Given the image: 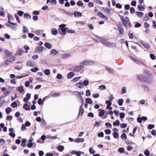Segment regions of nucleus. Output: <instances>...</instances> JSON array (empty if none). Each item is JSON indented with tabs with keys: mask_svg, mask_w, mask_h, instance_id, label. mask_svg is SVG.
I'll list each match as a JSON object with an SVG mask.
<instances>
[{
	"mask_svg": "<svg viewBox=\"0 0 156 156\" xmlns=\"http://www.w3.org/2000/svg\"><path fill=\"white\" fill-rule=\"evenodd\" d=\"M66 25L65 24H62L59 26L60 28L61 29V30L63 33H65L66 29H67L68 28H65Z\"/></svg>",
	"mask_w": 156,
	"mask_h": 156,
	"instance_id": "obj_9",
	"label": "nucleus"
},
{
	"mask_svg": "<svg viewBox=\"0 0 156 156\" xmlns=\"http://www.w3.org/2000/svg\"><path fill=\"white\" fill-rule=\"evenodd\" d=\"M138 79L142 82L145 81L147 80V77L143 75H140L138 77Z\"/></svg>",
	"mask_w": 156,
	"mask_h": 156,
	"instance_id": "obj_10",
	"label": "nucleus"
},
{
	"mask_svg": "<svg viewBox=\"0 0 156 156\" xmlns=\"http://www.w3.org/2000/svg\"><path fill=\"white\" fill-rule=\"evenodd\" d=\"M7 16L8 20H14V17L12 16V15L9 13H8Z\"/></svg>",
	"mask_w": 156,
	"mask_h": 156,
	"instance_id": "obj_28",
	"label": "nucleus"
},
{
	"mask_svg": "<svg viewBox=\"0 0 156 156\" xmlns=\"http://www.w3.org/2000/svg\"><path fill=\"white\" fill-rule=\"evenodd\" d=\"M124 151V148L122 147L119 148L118 150V152H120L121 153H123Z\"/></svg>",
	"mask_w": 156,
	"mask_h": 156,
	"instance_id": "obj_52",
	"label": "nucleus"
},
{
	"mask_svg": "<svg viewBox=\"0 0 156 156\" xmlns=\"http://www.w3.org/2000/svg\"><path fill=\"white\" fill-rule=\"evenodd\" d=\"M105 132L107 134H110L111 133V131L109 129H106L105 130Z\"/></svg>",
	"mask_w": 156,
	"mask_h": 156,
	"instance_id": "obj_53",
	"label": "nucleus"
},
{
	"mask_svg": "<svg viewBox=\"0 0 156 156\" xmlns=\"http://www.w3.org/2000/svg\"><path fill=\"white\" fill-rule=\"evenodd\" d=\"M105 126L109 128H111L112 127L111 124L109 122H106L105 124Z\"/></svg>",
	"mask_w": 156,
	"mask_h": 156,
	"instance_id": "obj_44",
	"label": "nucleus"
},
{
	"mask_svg": "<svg viewBox=\"0 0 156 156\" xmlns=\"http://www.w3.org/2000/svg\"><path fill=\"white\" fill-rule=\"evenodd\" d=\"M135 13L138 17L139 18L142 17L144 15L143 13L141 12L136 11Z\"/></svg>",
	"mask_w": 156,
	"mask_h": 156,
	"instance_id": "obj_14",
	"label": "nucleus"
},
{
	"mask_svg": "<svg viewBox=\"0 0 156 156\" xmlns=\"http://www.w3.org/2000/svg\"><path fill=\"white\" fill-rule=\"evenodd\" d=\"M81 78V77H79L74 78L73 79V81L74 82H76L78 80L80 79Z\"/></svg>",
	"mask_w": 156,
	"mask_h": 156,
	"instance_id": "obj_60",
	"label": "nucleus"
},
{
	"mask_svg": "<svg viewBox=\"0 0 156 156\" xmlns=\"http://www.w3.org/2000/svg\"><path fill=\"white\" fill-rule=\"evenodd\" d=\"M12 116L11 115H8L6 117V120L8 121H11L12 119Z\"/></svg>",
	"mask_w": 156,
	"mask_h": 156,
	"instance_id": "obj_57",
	"label": "nucleus"
},
{
	"mask_svg": "<svg viewBox=\"0 0 156 156\" xmlns=\"http://www.w3.org/2000/svg\"><path fill=\"white\" fill-rule=\"evenodd\" d=\"M38 68L37 67H35L34 68H32L31 69V70L32 72H35L38 71Z\"/></svg>",
	"mask_w": 156,
	"mask_h": 156,
	"instance_id": "obj_49",
	"label": "nucleus"
},
{
	"mask_svg": "<svg viewBox=\"0 0 156 156\" xmlns=\"http://www.w3.org/2000/svg\"><path fill=\"white\" fill-rule=\"evenodd\" d=\"M154 127V126L152 124H149L148 126V129H151Z\"/></svg>",
	"mask_w": 156,
	"mask_h": 156,
	"instance_id": "obj_64",
	"label": "nucleus"
},
{
	"mask_svg": "<svg viewBox=\"0 0 156 156\" xmlns=\"http://www.w3.org/2000/svg\"><path fill=\"white\" fill-rule=\"evenodd\" d=\"M15 17H16V20H17V21H18V22L20 23V21L19 19V16H18V15L16 14H15Z\"/></svg>",
	"mask_w": 156,
	"mask_h": 156,
	"instance_id": "obj_58",
	"label": "nucleus"
},
{
	"mask_svg": "<svg viewBox=\"0 0 156 156\" xmlns=\"http://www.w3.org/2000/svg\"><path fill=\"white\" fill-rule=\"evenodd\" d=\"M123 26L126 29H128V25L127 24H128V26L129 28H130L131 27V25L130 22L129 18L126 17L125 18V20H123V21L122 22Z\"/></svg>",
	"mask_w": 156,
	"mask_h": 156,
	"instance_id": "obj_2",
	"label": "nucleus"
},
{
	"mask_svg": "<svg viewBox=\"0 0 156 156\" xmlns=\"http://www.w3.org/2000/svg\"><path fill=\"white\" fill-rule=\"evenodd\" d=\"M150 56L151 58L153 60H154L156 59L155 55L153 54H151L150 55Z\"/></svg>",
	"mask_w": 156,
	"mask_h": 156,
	"instance_id": "obj_47",
	"label": "nucleus"
},
{
	"mask_svg": "<svg viewBox=\"0 0 156 156\" xmlns=\"http://www.w3.org/2000/svg\"><path fill=\"white\" fill-rule=\"evenodd\" d=\"M83 104H82V105L80 106V110H79V114H78V117H79L80 115V113H81V115H82V114L83 112L84 109H83V108H82V107L83 106Z\"/></svg>",
	"mask_w": 156,
	"mask_h": 156,
	"instance_id": "obj_19",
	"label": "nucleus"
},
{
	"mask_svg": "<svg viewBox=\"0 0 156 156\" xmlns=\"http://www.w3.org/2000/svg\"><path fill=\"white\" fill-rule=\"evenodd\" d=\"M137 9L139 11H143L145 9L144 7L142 6L141 4L138 5L137 6Z\"/></svg>",
	"mask_w": 156,
	"mask_h": 156,
	"instance_id": "obj_25",
	"label": "nucleus"
},
{
	"mask_svg": "<svg viewBox=\"0 0 156 156\" xmlns=\"http://www.w3.org/2000/svg\"><path fill=\"white\" fill-rule=\"evenodd\" d=\"M98 110L100 111L98 114L99 117H101L102 116L104 115L105 113L104 111L102 109H99Z\"/></svg>",
	"mask_w": 156,
	"mask_h": 156,
	"instance_id": "obj_15",
	"label": "nucleus"
},
{
	"mask_svg": "<svg viewBox=\"0 0 156 156\" xmlns=\"http://www.w3.org/2000/svg\"><path fill=\"white\" fill-rule=\"evenodd\" d=\"M123 102V100L122 99H119L118 100V103L120 106L122 105Z\"/></svg>",
	"mask_w": 156,
	"mask_h": 156,
	"instance_id": "obj_37",
	"label": "nucleus"
},
{
	"mask_svg": "<svg viewBox=\"0 0 156 156\" xmlns=\"http://www.w3.org/2000/svg\"><path fill=\"white\" fill-rule=\"evenodd\" d=\"M27 65L28 66L34 67V65L31 61H28L27 62Z\"/></svg>",
	"mask_w": 156,
	"mask_h": 156,
	"instance_id": "obj_17",
	"label": "nucleus"
},
{
	"mask_svg": "<svg viewBox=\"0 0 156 156\" xmlns=\"http://www.w3.org/2000/svg\"><path fill=\"white\" fill-rule=\"evenodd\" d=\"M144 154L146 156H148L150 154L149 151L147 150H145L144 151Z\"/></svg>",
	"mask_w": 156,
	"mask_h": 156,
	"instance_id": "obj_55",
	"label": "nucleus"
},
{
	"mask_svg": "<svg viewBox=\"0 0 156 156\" xmlns=\"http://www.w3.org/2000/svg\"><path fill=\"white\" fill-rule=\"evenodd\" d=\"M86 102L87 103L89 104H91L92 102L91 99L89 98H88L86 99Z\"/></svg>",
	"mask_w": 156,
	"mask_h": 156,
	"instance_id": "obj_36",
	"label": "nucleus"
},
{
	"mask_svg": "<svg viewBox=\"0 0 156 156\" xmlns=\"http://www.w3.org/2000/svg\"><path fill=\"white\" fill-rule=\"evenodd\" d=\"M118 30L119 32V33L118 35L119 36L121 37L124 34V31L122 27H118Z\"/></svg>",
	"mask_w": 156,
	"mask_h": 156,
	"instance_id": "obj_6",
	"label": "nucleus"
},
{
	"mask_svg": "<svg viewBox=\"0 0 156 156\" xmlns=\"http://www.w3.org/2000/svg\"><path fill=\"white\" fill-rule=\"evenodd\" d=\"M32 140L30 139L29 140V143L27 144V146L31 148L33 146V144L32 143Z\"/></svg>",
	"mask_w": 156,
	"mask_h": 156,
	"instance_id": "obj_27",
	"label": "nucleus"
},
{
	"mask_svg": "<svg viewBox=\"0 0 156 156\" xmlns=\"http://www.w3.org/2000/svg\"><path fill=\"white\" fill-rule=\"evenodd\" d=\"M143 46L146 48L149 49L150 48V45L148 43L141 41H140Z\"/></svg>",
	"mask_w": 156,
	"mask_h": 156,
	"instance_id": "obj_8",
	"label": "nucleus"
},
{
	"mask_svg": "<svg viewBox=\"0 0 156 156\" xmlns=\"http://www.w3.org/2000/svg\"><path fill=\"white\" fill-rule=\"evenodd\" d=\"M25 18H27L28 19H30L31 18V16L27 13H25L24 15Z\"/></svg>",
	"mask_w": 156,
	"mask_h": 156,
	"instance_id": "obj_54",
	"label": "nucleus"
},
{
	"mask_svg": "<svg viewBox=\"0 0 156 156\" xmlns=\"http://www.w3.org/2000/svg\"><path fill=\"white\" fill-rule=\"evenodd\" d=\"M70 57L71 55L69 54L65 53L62 55V58L63 59H65Z\"/></svg>",
	"mask_w": 156,
	"mask_h": 156,
	"instance_id": "obj_23",
	"label": "nucleus"
},
{
	"mask_svg": "<svg viewBox=\"0 0 156 156\" xmlns=\"http://www.w3.org/2000/svg\"><path fill=\"white\" fill-rule=\"evenodd\" d=\"M119 115L121 119L124 118L125 117V113L123 112L120 113H119Z\"/></svg>",
	"mask_w": 156,
	"mask_h": 156,
	"instance_id": "obj_51",
	"label": "nucleus"
},
{
	"mask_svg": "<svg viewBox=\"0 0 156 156\" xmlns=\"http://www.w3.org/2000/svg\"><path fill=\"white\" fill-rule=\"evenodd\" d=\"M84 67H83V65L81 64V63H80L79 65L76 66L73 68L72 70L76 72H79Z\"/></svg>",
	"mask_w": 156,
	"mask_h": 156,
	"instance_id": "obj_4",
	"label": "nucleus"
},
{
	"mask_svg": "<svg viewBox=\"0 0 156 156\" xmlns=\"http://www.w3.org/2000/svg\"><path fill=\"white\" fill-rule=\"evenodd\" d=\"M56 78L58 79H61L62 78V76L60 74L58 73L57 74Z\"/></svg>",
	"mask_w": 156,
	"mask_h": 156,
	"instance_id": "obj_61",
	"label": "nucleus"
},
{
	"mask_svg": "<svg viewBox=\"0 0 156 156\" xmlns=\"http://www.w3.org/2000/svg\"><path fill=\"white\" fill-rule=\"evenodd\" d=\"M126 124L124 123H122L120 125V126L121 128H125L126 127Z\"/></svg>",
	"mask_w": 156,
	"mask_h": 156,
	"instance_id": "obj_62",
	"label": "nucleus"
},
{
	"mask_svg": "<svg viewBox=\"0 0 156 156\" xmlns=\"http://www.w3.org/2000/svg\"><path fill=\"white\" fill-rule=\"evenodd\" d=\"M130 13L131 14H133L135 12V9L133 7H131L130 9Z\"/></svg>",
	"mask_w": 156,
	"mask_h": 156,
	"instance_id": "obj_59",
	"label": "nucleus"
},
{
	"mask_svg": "<svg viewBox=\"0 0 156 156\" xmlns=\"http://www.w3.org/2000/svg\"><path fill=\"white\" fill-rule=\"evenodd\" d=\"M64 147L63 146L60 145L58 147V150L60 151H62L64 149Z\"/></svg>",
	"mask_w": 156,
	"mask_h": 156,
	"instance_id": "obj_29",
	"label": "nucleus"
},
{
	"mask_svg": "<svg viewBox=\"0 0 156 156\" xmlns=\"http://www.w3.org/2000/svg\"><path fill=\"white\" fill-rule=\"evenodd\" d=\"M44 49H45V48L42 46L38 47L36 48V51L39 53L41 52Z\"/></svg>",
	"mask_w": 156,
	"mask_h": 156,
	"instance_id": "obj_11",
	"label": "nucleus"
},
{
	"mask_svg": "<svg viewBox=\"0 0 156 156\" xmlns=\"http://www.w3.org/2000/svg\"><path fill=\"white\" fill-rule=\"evenodd\" d=\"M76 4L79 6H81L83 5V4L81 1L80 0L77 2Z\"/></svg>",
	"mask_w": 156,
	"mask_h": 156,
	"instance_id": "obj_40",
	"label": "nucleus"
},
{
	"mask_svg": "<svg viewBox=\"0 0 156 156\" xmlns=\"http://www.w3.org/2000/svg\"><path fill=\"white\" fill-rule=\"evenodd\" d=\"M100 41L105 46L111 48H115L116 44L114 43L107 41V40L103 38L98 37Z\"/></svg>",
	"mask_w": 156,
	"mask_h": 156,
	"instance_id": "obj_1",
	"label": "nucleus"
},
{
	"mask_svg": "<svg viewBox=\"0 0 156 156\" xmlns=\"http://www.w3.org/2000/svg\"><path fill=\"white\" fill-rule=\"evenodd\" d=\"M120 124V122L118 120H116L113 123V125L114 126H118Z\"/></svg>",
	"mask_w": 156,
	"mask_h": 156,
	"instance_id": "obj_32",
	"label": "nucleus"
},
{
	"mask_svg": "<svg viewBox=\"0 0 156 156\" xmlns=\"http://www.w3.org/2000/svg\"><path fill=\"white\" fill-rule=\"evenodd\" d=\"M84 141V140L83 138H77L75 139L74 141L75 142H83Z\"/></svg>",
	"mask_w": 156,
	"mask_h": 156,
	"instance_id": "obj_16",
	"label": "nucleus"
},
{
	"mask_svg": "<svg viewBox=\"0 0 156 156\" xmlns=\"http://www.w3.org/2000/svg\"><path fill=\"white\" fill-rule=\"evenodd\" d=\"M101 123L100 122L96 121L95 122L94 126L95 127H99L101 125Z\"/></svg>",
	"mask_w": 156,
	"mask_h": 156,
	"instance_id": "obj_41",
	"label": "nucleus"
},
{
	"mask_svg": "<svg viewBox=\"0 0 156 156\" xmlns=\"http://www.w3.org/2000/svg\"><path fill=\"white\" fill-rule=\"evenodd\" d=\"M83 84L85 86H87L89 84V81L88 80H84L83 82Z\"/></svg>",
	"mask_w": 156,
	"mask_h": 156,
	"instance_id": "obj_48",
	"label": "nucleus"
},
{
	"mask_svg": "<svg viewBox=\"0 0 156 156\" xmlns=\"http://www.w3.org/2000/svg\"><path fill=\"white\" fill-rule=\"evenodd\" d=\"M113 136L115 138H117L119 137V134L116 132H114L113 133Z\"/></svg>",
	"mask_w": 156,
	"mask_h": 156,
	"instance_id": "obj_38",
	"label": "nucleus"
},
{
	"mask_svg": "<svg viewBox=\"0 0 156 156\" xmlns=\"http://www.w3.org/2000/svg\"><path fill=\"white\" fill-rule=\"evenodd\" d=\"M106 88V87L104 85H101V86H100L98 87V89H99L100 90H104Z\"/></svg>",
	"mask_w": 156,
	"mask_h": 156,
	"instance_id": "obj_35",
	"label": "nucleus"
},
{
	"mask_svg": "<svg viewBox=\"0 0 156 156\" xmlns=\"http://www.w3.org/2000/svg\"><path fill=\"white\" fill-rule=\"evenodd\" d=\"M121 138L122 139L125 140L127 138V136L126 135L125 133L122 134L121 136Z\"/></svg>",
	"mask_w": 156,
	"mask_h": 156,
	"instance_id": "obj_50",
	"label": "nucleus"
},
{
	"mask_svg": "<svg viewBox=\"0 0 156 156\" xmlns=\"http://www.w3.org/2000/svg\"><path fill=\"white\" fill-rule=\"evenodd\" d=\"M50 71L49 69H46L44 71V73L47 76H48L50 74Z\"/></svg>",
	"mask_w": 156,
	"mask_h": 156,
	"instance_id": "obj_33",
	"label": "nucleus"
},
{
	"mask_svg": "<svg viewBox=\"0 0 156 156\" xmlns=\"http://www.w3.org/2000/svg\"><path fill=\"white\" fill-rule=\"evenodd\" d=\"M6 26L11 28L12 29H13L14 30H16L17 29V27H16L12 26L10 25L7 24H6Z\"/></svg>",
	"mask_w": 156,
	"mask_h": 156,
	"instance_id": "obj_42",
	"label": "nucleus"
},
{
	"mask_svg": "<svg viewBox=\"0 0 156 156\" xmlns=\"http://www.w3.org/2000/svg\"><path fill=\"white\" fill-rule=\"evenodd\" d=\"M129 58L131 60H132L133 61L135 62L136 63L139 65H144V64L142 62H141L138 59H136L135 58L131 56H129Z\"/></svg>",
	"mask_w": 156,
	"mask_h": 156,
	"instance_id": "obj_5",
	"label": "nucleus"
},
{
	"mask_svg": "<svg viewBox=\"0 0 156 156\" xmlns=\"http://www.w3.org/2000/svg\"><path fill=\"white\" fill-rule=\"evenodd\" d=\"M74 15L75 17H80L82 16V13L76 11L74 12Z\"/></svg>",
	"mask_w": 156,
	"mask_h": 156,
	"instance_id": "obj_13",
	"label": "nucleus"
},
{
	"mask_svg": "<svg viewBox=\"0 0 156 156\" xmlns=\"http://www.w3.org/2000/svg\"><path fill=\"white\" fill-rule=\"evenodd\" d=\"M90 92L89 90H87L86 91V95L87 96H89L90 95Z\"/></svg>",
	"mask_w": 156,
	"mask_h": 156,
	"instance_id": "obj_63",
	"label": "nucleus"
},
{
	"mask_svg": "<svg viewBox=\"0 0 156 156\" xmlns=\"http://www.w3.org/2000/svg\"><path fill=\"white\" fill-rule=\"evenodd\" d=\"M17 103L15 101L13 102L11 104V106L12 108H15L17 106Z\"/></svg>",
	"mask_w": 156,
	"mask_h": 156,
	"instance_id": "obj_43",
	"label": "nucleus"
},
{
	"mask_svg": "<svg viewBox=\"0 0 156 156\" xmlns=\"http://www.w3.org/2000/svg\"><path fill=\"white\" fill-rule=\"evenodd\" d=\"M58 30L55 29H53L51 31V34L53 35H56L58 34Z\"/></svg>",
	"mask_w": 156,
	"mask_h": 156,
	"instance_id": "obj_26",
	"label": "nucleus"
},
{
	"mask_svg": "<svg viewBox=\"0 0 156 156\" xmlns=\"http://www.w3.org/2000/svg\"><path fill=\"white\" fill-rule=\"evenodd\" d=\"M18 90L20 92H22L24 90V88L23 86H20L18 87Z\"/></svg>",
	"mask_w": 156,
	"mask_h": 156,
	"instance_id": "obj_34",
	"label": "nucleus"
},
{
	"mask_svg": "<svg viewBox=\"0 0 156 156\" xmlns=\"http://www.w3.org/2000/svg\"><path fill=\"white\" fill-rule=\"evenodd\" d=\"M75 74L73 72H70L67 75V78L68 79H71L73 76H74Z\"/></svg>",
	"mask_w": 156,
	"mask_h": 156,
	"instance_id": "obj_18",
	"label": "nucleus"
},
{
	"mask_svg": "<svg viewBox=\"0 0 156 156\" xmlns=\"http://www.w3.org/2000/svg\"><path fill=\"white\" fill-rule=\"evenodd\" d=\"M58 53V51L55 49H52L50 51V53L54 55H57Z\"/></svg>",
	"mask_w": 156,
	"mask_h": 156,
	"instance_id": "obj_30",
	"label": "nucleus"
},
{
	"mask_svg": "<svg viewBox=\"0 0 156 156\" xmlns=\"http://www.w3.org/2000/svg\"><path fill=\"white\" fill-rule=\"evenodd\" d=\"M7 62H12L16 59V58L15 57L12 56H8L6 57Z\"/></svg>",
	"mask_w": 156,
	"mask_h": 156,
	"instance_id": "obj_7",
	"label": "nucleus"
},
{
	"mask_svg": "<svg viewBox=\"0 0 156 156\" xmlns=\"http://www.w3.org/2000/svg\"><path fill=\"white\" fill-rule=\"evenodd\" d=\"M23 108L26 110H29L30 109V106L27 104H25L23 106Z\"/></svg>",
	"mask_w": 156,
	"mask_h": 156,
	"instance_id": "obj_20",
	"label": "nucleus"
},
{
	"mask_svg": "<svg viewBox=\"0 0 156 156\" xmlns=\"http://www.w3.org/2000/svg\"><path fill=\"white\" fill-rule=\"evenodd\" d=\"M44 46L46 48L48 49H50L51 48V45L49 43L46 42L44 44Z\"/></svg>",
	"mask_w": 156,
	"mask_h": 156,
	"instance_id": "obj_21",
	"label": "nucleus"
},
{
	"mask_svg": "<svg viewBox=\"0 0 156 156\" xmlns=\"http://www.w3.org/2000/svg\"><path fill=\"white\" fill-rule=\"evenodd\" d=\"M24 51L22 49H20L16 54V55H20L23 54Z\"/></svg>",
	"mask_w": 156,
	"mask_h": 156,
	"instance_id": "obj_24",
	"label": "nucleus"
},
{
	"mask_svg": "<svg viewBox=\"0 0 156 156\" xmlns=\"http://www.w3.org/2000/svg\"><path fill=\"white\" fill-rule=\"evenodd\" d=\"M60 96V93H54L53 94L51 95V97H56L57 96Z\"/></svg>",
	"mask_w": 156,
	"mask_h": 156,
	"instance_id": "obj_46",
	"label": "nucleus"
},
{
	"mask_svg": "<svg viewBox=\"0 0 156 156\" xmlns=\"http://www.w3.org/2000/svg\"><path fill=\"white\" fill-rule=\"evenodd\" d=\"M105 68L106 70L110 73H112L114 72V70L113 69L109 67L106 66Z\"/></svg>",
	"mask_w": 156,
	"mask_h": 156,
	"instance_id": "obj_22",
	"label": "nucleus"
},
{
	"mask_svg": "<svg viewBox=\"0 0 156 156\" xmlns=\"http://www.w3.org/2000/svg\"><path fill=\"white\" fill-rule=\"evenodd\" d=\"M98 15L100 17L103 18L105 20H107L108 19V18L107 17L102 14L100 12H98Z\"/></svg>",
	"mask_w": 156,
	"mask_h": 156,
	"instance_id": "obj_12",
	"label": "nucleus"
},
{
	"mask_svg": "<svg viewBox=\"0 0 156 156\" xmlns=\"http://www.w3.org/2000/svg\"><path fill=\"white\" fill-rule=\"evenodd\" d=\"M94 63V62L92 61L86 60L81 62V64L84 67V66H89L93 65Z\"/></svg>",
	"mask_w": 156,
	"mask_h": 156,
	"instance_id": "obj_3",
	"label": "nucleus"
},
{
	"mask_svg": "<svg viewBox=\"0 0 156 156\" xmlns=\"http://www.w3.org/2000/svg\"><path fill=\"white\" fill-rule=\"evenodd\" d=\"M12 111V109L9 107H8L5 109V112L7 114H9L10 112Z\"/></svg>",
	"mask_w": 156,
	"mask_h": 156,
	"instance_id": "obj_31",
	"label": "nucleus"
},
{
	"mask_svg": "<svg viewBox=\"0 0 156 156\" xmlns=\"http://www.w3.org/2000/svg\"><path fill=\"white\" fill-rule=\"evenodd\" d=\"M89 152L91 154H94L95 152V151L93 150V148L92 147L89 148Z\"/></svg>",
	"mask_w": 156,
	"mask_h": 156,
	"instance_id": "obj_45",
	"label": "nucleus"
},
{
	"mask_svg": "<svg viewBox=\"0 0 156 156\" xmlns=\"http://www.w3.org/2000/svg\"><path fill=\"white\" fill-rule=\"evenodd\" d=\"M103 10L105 12H108V14L110 13V9L108 8H102Z\"/></svg>",
	"mask_w": 156,
	"mask_h": 156,
	"instance_id": "obj_39",
	"label": "nucleus"
},
{
	"mask_svg": "<svg viewBox=\"0 0 156 156\" xmlns=\"http://www.w3.org/2000/svg\"><path fill=\"white\" fill-rule=\"evenodd\" d=\"M98 137H103L104 133L102 132H101L98 134Z\"/></svg>",
	"mask_w": 156,
	"mask_h": 156,
	"instance_id": "obj_56",
	"label": "nucleus"
}]
</instances>
